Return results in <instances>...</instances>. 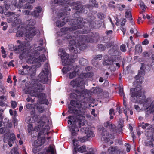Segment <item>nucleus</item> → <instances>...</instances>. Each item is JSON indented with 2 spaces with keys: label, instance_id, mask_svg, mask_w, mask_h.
Returning a JSON list of instances; mask_svg holds the SVG:
<instances>
[{
  "label": "nucleus",
  "instance_id": "obj_1",
  "mask_svg": "<svg viewBox=\"0 0 154 154\" xmlns=\"http://www.w3.org/2000/svg\"><path fill=\"white\" fill-rule=\"evenodd\" d=\"M46 50L44 48L37 46V44L29 48H24L19 57L22 59H27V62L30 63H37L36 66L39 67L41 62H44L46 59L44 53Z\"/></svg>",
  "mask_w": 154,
  "mask_h": 154
},
{
  "label": "nucleus",
  "instance_id": "obj_2",
  "mask_svg": "<svg viewBox=\"0 0 154 154\" xmlns=\"http://www.w3.org/2000/svg\"><path fill=\"white\" fill-rule=\"evenodd\" d=\"M68 118L69 119L68 120V123L69 124H70V126H69L70 130L71 132V138L73 139V144L75 146L74 148V151L76 152L78 142L75 138L74 139V137L76 135L80 127L85 124V117L82 116H79L74 118L70 116H69Z\"/></svg>",
  "mask_w": 154,
  "mask_h": 154
},
{
  "label": "nucleus",
  "instance_id": "obj_3",
  "mask_svg": "<svg viewBox=\"0 0 154 154\" xmlns=\"http://www.w3.org/2000/svg\"><path fill=\"white\" fill-rule=\"evenodd\" d=\"M45 88L44 86L40 84H35L32 87H29L28 88V93L31 96L37 97L39 100L41 104L45 103L48 105V102L46 99L45 94L41 93L42 90Z\"/></svg>",
  "mask_w": 154,
  "mask_h": 154
},
{
  "label": "nucleus",
  "instance_id": "obj_4",
  "mask_svg": "<svg viewBox=\"0 0 154 154\" xmlns=\"http://www.w3.org/2000/svg\"><path fill=\"white\" fill-rule=\"evenodd\" d=\"M76 92L81 97H83L84 99H86L85 100V103L83 100H82V104L80 103L79 101L75 100H71L70 104L72 106H75L78 108L87 107V101L88 100V97L89 96L88 92L87 89L84 88V85L82 87H81L79 88H77L76 90Z\"/></svg>",
  "mask_w": 154,
  "mask_h": 154
},
{
  "label": "nucleus",
  "instance_id": "obj_5",
  "mask_svg": "<svg viewBox=\"0 0 154 154\" xmlns=\"http://www.w3.org/2000/svg\"><path fill=\"white\" fill-rule=\"evenodd\" d=\"M48 122V118L45 116H42L39 120L37 122L38 125L35 126L34 129L35 131H40V134L41 135L48 134L49 130V127L48 125H46L42 129V128L43 126L44 125L46 122ZM39 134V133H38Z\"/></svg>",
  "mask_w": 154,
  "mask_h": 154
},
{
  "label": "nucleus",
  "instance_id": "obj_6",
  "mask_svg": "<svg viewBox=\"0 0 154 154\" xmlns=\"http://www.w3.org/2000/svg\"><path fill=\"white\" fill-rule=\"evenodd\" d=\"M85 37H77L75 39H72L70 40L69 49L72 52L75 54L78 53V47L79 49H81V44H83L86 41Z\"/></svg>",
  "mask_w": 154,
  "mask_h": 154
},
{
  "label": "nucleus",
  "instance_id": "obj_7",
  "mask_svg": "<svg viewBox=\"0 0 154 154\" xmlns=\"http://www.w3.org/2000/svg\"><path fill=\"white\" fill-rule=\"evenodd\" d=\"M35 23V21L32 19L27 20L26 23V29L28 31L26 35V37L27 38L26 39L27 42L32 39V37L36 34V32H39L38 30H37L34 26Z\"/></svg>",
  "mask_w": 154,
  "mask_h": 154
},
{
  "label": "nucleus",
  "instance_id": "obj_8",
  "mask_svg": "<svg viewBox=\"0 0 154 154\" xmlns=\"http://www.w3.org/2000/svg\"><path fill=\"white\" fill-rule=\"evenodd\" d=\"M4 132L5 133L4 135V142L8 143L10 147L12 146V143L16 138L15 135L14 133H10V130L6 129L5 127L0 128V134H2Z\"/></svg>",
  "mask_w": 154,
  "mask_h": 154
},
{
  "label": "nucleus",
  "instance_id": "obj_9",
  "mask_svg": "<svg viewBox=\"0 0 154 154\" xmlns=\"http://www.w3.org/2000/svg\"><path fill=\"white\" fill-rule=\"evenodd\" d=\"M50 76L48 69V63H46L39 75L38 79L41 82L45 84L47 83L48 81L49 80V78Z\"/></svg>",
  "mask_w": 154,
  "mask_h": 154
},
{
  "label": "nucleus",
  "instance_id": "obj_10",
  "mask_svg": "<svg viewBox=\"0 0 154 154\" xmlns=\"http://www.w3.org/2000/svg\"><path fill=\"white\" fill-rule=\"evenodd\" d=\"M58 55L61 58L62 64L66 66L70 64V61L68 59V55L62 48L59 49Z\"/></svg>",
  "mask_w": 154,
  "mask_h": 154
},
{
  "label": "nucleus",
  "instance_id": "obj_11",
  "mask_svg": "<svg viewBox=\"0 0 154 154\" xmlns=\"http://www.w3.org/2000/svg\"><path fill=\"white\" fill-rule=\"evenodd\" d=\"M146 69L145 66L144 64H141V66L140 67V71L139 72L138 74L136 76V82L140 84L143 81V76L144 75V70Z\"/></svg>",
  "mask_w": 154,
  "mask_h": 154
},
{
  "label": "nucleus",
  "instance_id": "obj_12",
  "mask_svg": "<svg viewBox=\"0 0 154 154\" xmlns=\"http://www.w3.org/2000/svg\"><path fill=\"white\" fill-rule=\"evenodd\" d=\"M70 85L73 87H76L77 88H79L81 87H83L84 85V83L82 79L78 78L71 81Z\"/></svg>",
  "mask_w": 154,
  "mask_h": 154
},
{
  "label": "nucleus",
  "instance_id": "obj_13",
  "mask_svg": "<svg viewBox=\"0 0 154 154\" xmlns=\"http://www.w3.org/2000/svg\"><path fill=\"white\" fill-rule=\"evenodd\" d=\"M108 152L110 153L120 154L123 153V151L120 149L116 147H110L108 149Z\"/></svg>",
  "mask_w": 154,
  "mask_h": 154
},
{
  "label": "nucleus",
  "instance_id": "obj_14",
  "mask_svg": "<svg viewBox=\"0 0 154 154\" xmlns=\"http://www.w3.org/2000/svg\"><path fill=\"white\" fill-rule=\"evenodd\" d=\"M81 131L84 132L86 134L87 137H92L94 136L93 132L89 130V128L87 127H85L81 129Z\"/></svg>",
  "mask_w": 154,
  "mask_h": 154
},
{
  "label": "nucleus",
  "instance_id": "obj_15",
  "mask_svg": "<svg viewBox=\"0 0 154 154\" xmlns=\"http://www.w3.org/2000/svg\"><path fill=\"white\" fill-rule=\"evenodd\" d=\"M109 54L112 56H119L120 54L117 46H114L112 49L109 51Z\"/></svg>",
  "mask_w": 154,
  "mask_h": 154
},
{
  "label": "nucleus",
  "instance_id": "obj_16",
  "mask_svg": "<svg viewBox=\"0 0 154 154\" xmlns=\"http://www.w3.org/2000/svg\"><path fill=\"white\" fill-rule=\"evenodd\" d=\"M45 142L44 137L38 138L34 143V145L36 147H38L44 144Z\"/></svg>",
  "mask_w": 154,
  "mask_h": 154
},
{
  "label": "nucleus",
  "instance_id": "obj_17",
  "mask_svg": "<svg viewBox=\"0 0 154 154\" xmlns=\"http://www.w3.org/2000/svg\"><path fill=\"white\" fill-rule=\"evenodd\" d=\"M102 139L106 141H108V140L109 138V134L106 130H103V131L102 134Z\"/></svg>",
  "mask_w": 154,
  "mask_h": 154
},
{
  "label": "nucleus",
  "instance_id": "obj_18",
  "mask_svg": "<svg viewBox=\"0 0 154 154\" xmlns=\"http://www.w3.org/2000/svg\"><path fill=\"white\" fill-rule=\"evenodd\" d=\"M73 68L72 65H69L67 67H64L62 69V71L64 74L67 73L68 72L72 70Z\"/></svg>",
  "mask_w": 154,
  "mask_h": 154
},
{
  "label": "nucleus",
  "instance_id": "obj_19",
  "mask_svg": "<svg viewBox=\"0 0 154 154\" xmlns=\"http://www.w3.org/2000/svg\"><path fill=\"white\" fill-rule=\"evenodd\" d=\"M119 94L121 95H123V105L126 109H127V104L126 101V98L125 95L124 94L122 88H120L119 91Z\"/></svg>",
  "mask_w": 154,
  "mask_h": 154
},
{
  "label": "nucleus",
  "instance_id": "obj_20",
  "mask_svg": "<svg viewBox=\"0 0 154 154\" xmlns=\"http://www.w3.org/2000/svg\"><path fill=\"white\" fill-rule=\"evenodd\" d=\"M78 75L77 71H74L72 72H69L68 74V76L70 79H72Z\"/></svg>",
  "mask_w": 154,
  "mask_h": 154
},
{
  "label": "nucleus",
  "instance_id": "obj_21",
  "mask_svg": "<svg viewBox=\"0 0 154 154\" xmlns=\"http://www.w3.org/2000/svg\"><path fill=\"white\" fill-rule=\"evenodd\" d=\"M35 119L36 120L35 123H33L32 124H29L28 125V131L29 132L33 130V126L35 125L36 126L38 125V123H37V122L39 121V119L38 120L37 118H35Z\"/></svg>",
  "mask_w": 154,
  "mask_h": 154
},
{
  "label": "nucleus",
  "instance_id": "obj_22",
  "mask_svg": "<svg viewBox=\"0 0 154 154\" xmlns=\"http://www.w3.org/2000/svg\"><path fill=\"white\" fill-rule=\"evenodd\" d=\"M23 69L25 74L28 73H30L31 72V68L26 65V66H23Z\"/></svg>",
  "mask_w": 154,
  "mask_h": 154
},
{
  "label": "nucleus",
  "instance_id": "obj_23",
  "mask_svg": "<svg viewBox=\"0 0 154 154\" xmlns=\"http://www.w3.org/2000/svg\"><path fill=\"white\" fill-rule=\"evenodd\" d=\"M3 124L4 126L6 128H11L12 126V123L11 122H9L8 120L6 118L5 119Z\"/></svg>",
  "mask_w": 154,
  "mask_h": 154
},
{
  "label": "nucleus",
  "instance_id": "obj_24",
  "mask_svg": "<svg viewBox=\"0 0 154 154\" xmlns=\"http://www.w3.org/2000/svg\"><path fill=\"white\" fill-rule=\"evenodd\" d=\"M27 2L28 3H32L35 2V0H26ZM26 0H19L18 5L20 7H22L23 6V4L25 2Z\"/></svg>",
  "mask_w": 154,
  "mask_h": 154
},
{
  "label": "nucleus",
  "instance_id": "obj_25",
  "mask_svg": "<svg viewBox=\"0 0 154 154\" xmlns=\"http://www.w3.org/2000/svg\"><path fill=\"white\" fill-rule=\"evenodd\" d=\"M66 18H64L62 21H57L56 22V24L58 27H61L64 25L65 23L67 22L66 20H67Z\"/></svg>",
  "mask_w": 154,
  "mask_h": 154
},
{
  "label": "nucleus",
  "instance_id": "obj_26",
  "mask_svg": "<svg viewBox=\"0 0 154 154\" xmlns=\"http://www.w3.org/2000/svg\"><path fill=\"white\" fill-rule=\"evenodd\" d=\"M41 7L36 8V10L32 14V15L35 17H37L39 15V13L41 12Z\"/></svg>",
  "mask_w": 154,
  "mask_h": 154
},
{
  "label": "nucleus",
  "instance_id": "obj_27",
  "mask_svg": "<svg viewBox=\"0 0 154 154\" xmlns=\"http://www.w3.org/2000/svg\"><path fill=\"white\" fill-rule=\"evenodd\" d=\"M54 4L57 3L61 5L69 4L68 1L65 0H54Z\"/></svg>",
  "mask_w": 154,
  "mask_h": 154
},
{
  "label": "nucleus",
  "instance_id": "obj_28",
  "mask_svg": "<svg viewBox=\"0 0 154 154\" xmlns=\"http://www.w3.org/2000/svg\"><path fill=\"white\" fill-rule=\"evenodd\" d=\"M35 117L32 118L30 116L27 117L26 119V122L27 123H29L30 122L35 123L36 120L35 119Z\"/></svg>",
  "mask_w": 154,
  "mask_h": 154
},
{
  "label": "nucleus",
  "instance_id": "obj_29",
  "mask_svg": "<svg viewBox=\"0 0 154 154\" xmlns=\"http://www.w3.org/2000/svg\"><path fill=\"white\" fill-rule=\"evenodd\" d=\"M135 53L138 54L141 53L142 52V48L141 46L140 45H137L135 46Z\"/></svg>",
  "mask_w": 154,
  "mask_h": 154
},
{
  "label": "nucleus",
  "instance_id": "obj_30",
  "mask_svg": "<svg viewBox=\"0 0 154 154\" xmlns=\"http://www.w3.org/2000/svg\"><path fill=\"white\" fill-rule=\"evenodd\" d=\"M87 60L84 58H81L79 60V63L82 65H85L88 64Z\"/></svg>",
  "mask_w": 154,
  "mask_h": 154
},
{
  "label": "nucleus",
  "instance_id": "obj_31",
  "mask_svg": "<svg viewBox=\"0 0 154 154\" xmlns=\"http://www.w3.org/2000/svg\"><path fill=\"white\" fill-rule=\"evenodd\" d=\"M120 59V57H113L111 60L112 61L111 65L116 64V63L118 62Z\"/></svg>",
  "mask_w": 154,
  "mask_h": 154
},
{
  "label": "nucleus",
  "instance_id": "obj_32",
  "mask_svg": "<svg viewBox=\"0 0 154 154\" xmlns=\"http://www.w3.org/2000/svg\"><path fill=\"white\" fill-rule=\"evenodd\" d=\"M112 61L111 59H108L105 60L103 63V65H111Z\"/></svg>",
  "mask_w": 154,
  "mask_h": 154
},
{
  "label": "nucleus",
  "instance_id": "obj_33",
  "mask_svg": "<svg viewBox=\"0 0 154 154\" xmlns=\"http://www.w3.org/2000/svg\"><path fill=\"white\" fill-rule=\"evenodd\" d=\"M140 6L141 8L142 9L143 12H144L145 11V10L146 8V6L144 5V3L143 2L140 1Z\"/></svg>",
  "mask_w": 154,
  "mask_h": 154
},
{
  "label": "nucleus",
  "instance_id": "obj_34",
  "mask_svg": "<svg viewBox=\"0 0 154 154\" xmlns=\"http://www.w3.org/2000/svg\"><path fill=\"white\" fill-rule=\"evenodd\" d=\"M86 146L83 145L78 149V151L79 152H83L86 151Z\"/></svg>",
  "mask_w": 154,
  "mask_h": 154
},
{
  "label": "nucleus",
  "instance_id": "obj_35",
  "mask_svg": "<svg viewBox=\"0 0 154 154\" xmlns=\"http://www.w3.org/2000/svg\"><path fill=\"white\" fill-rule=\"evenodd\" d=\"M125 17L128 19H131L132 16L130 11H126L125 13Z\"/></svg>",
  "mask_w": 154,
  "mask_h": 154
},
{
  "label": "nucleus",
  "instance_id": "obj_36",
  "mask_svg": "<svg viewBox=\"0 0 154 154\" xmlns=\"http://www.w3.org/2000/svg\"><path fill=\"white\" fill-rule=\"evenodd\" d=\"M149 124L148 123H145L144 124V123L142 122V124L141 125V126L142 128L143 129H146L147 128L148 129L150 127L149 126Z\"/></svg>",
  "mask_w": 154,
  "mask_h": 154
},
{
  "label": "nucleus",
  "instance_id": "obj_37",
  "mask_svg": "<svg viewBox=\"0 0 154 154\" xmlns=\"http://www.w3.org/2000/svg\"><path fill=\"white\" fill-rule=\"evenodd\" d=\"M89 2L92 6L97 7V2L95 0H90Z\"/></svg>",
  "mask_w": 154,
  "mask_h": 154
},
{
  "label": "nucleus",
  "instance_id": "obj_38",
  "mask_svg": "<svg viewBox=\"0 0 154 154\" xmlns=\"http://www.w3.org/2000/svg\"><path fill=\"white\" fill-rule=\"evenodd\" d=\"M32 8L33 7L32 6L29 5V3L26 4L24 6V7L23 8H24L25 9L28 10H31L32 9Z\"/></svg>",
  "mask_w": 154,
  "mask_h": 154
},
{
  "label": "nucleus",
  "instance_id": "obj_39",
  "mask_svg": "<svg viewBox=\"0 0 154 154\" xmlns=\"http://www.w3.org/2000/svg\"><path fill=\"white\" fill-rule=\"evenodd\" d=\"M47 152H50L52 154H54V149L53 146H50L48 148L47 150Z\"/></svg>",
  "mask_w": 154,
  "mask_h": 154
},
{
  "label": "nucleus",
  "instance_id": "obj_40",
  "mask_svg": "<svg viewBox=\"0 0 154 154\" xmlns=\"http://www.w3.org/2000/svg\"><path fill=\"white\" fill-rule=\"evenodd\" d=\"M69 110H68V112L69 113H75V112L76 110H75L74 109V107L69 106Z\"/></svg>",
  "mask_w": 154,
  "mask_h": 154
},
{
  "label": "nucleus",
  "instance_id": "obj_41",
  "mask_svg": "<svg viewBox=\"0 0 154 154\" xmlns=\"http://www.w3.org/2000/svg\"><path fill=\"white\" fill-rule=\"evenodd\" d=\"M90 76V73H83L81 74L82 78H88Z\"/></svg>",
  "mask_w": 154,
  "mask_h": 154
},
{
  "label": "nucleus",
  "instance_id": "obj_42",
  "mask_svg": "<svg viewBox=\"0 0 154 154\" xmlns=\"http://www.w3.org/2000/svg\"><path fill=\"white\" fill-rule=\"evenodd\" d=\"M11 154H19L17 151V149L16 148H14L12 149L11 152Z\"/></svg>",
  "mask_w": 154,
  "mask_h": 154
},
{
  "label": "nucleus",
  "instance_id": "obj_43",
  "mask_svg": "<svg viewBox=\"0 0 154 154\" xmlns=\"http://www.w3.org/2000/svg\"><path fill=\"white\" fill-rule=\"evenodd\" d=\"M130 32L132 34H136L137 33V30L135 28H131L130 30Z\"/></svg>",
  "mask_w": 154,
  "mask_h": 154
},
{
  "label": "nucleus",
  "instance_id": "obj_44",
  "mask_svg": "<svg viewBox=\"0 0 154 154\" xmlns=\"http://www.w3.org/2000/svg\"><path fill=\"white\" fill-rule=\"evenodd\" d=\"M24 33L23 32L21 31H18L17 32L16 35L17 37L22 36Z\"/></svg>",
  "mask_w": 154,
  "mask_h": 154
},
{
  "label": "nucleus",
  "instance_id": "obj_45",
  "mask_svg": "<svg viewBox=\"0 0 154 154\" xmlns=\"http://www.w3.org/2000/svg\"><path fill=\"white\" fill-rule=\"evenodd\" d=\"M69 31L68 28L66 27L62 28L61 29V32L63 33H66V32H68V31Z\"/></svg>",
  "mask_w": 154,
  "mask_h": 154
},
{
  "label": "nucleus",
  "instance_id": "obj_46",
  "mask_svg": "<svg viewBox=\"0 0 154 154\" xmlns=\"http://www.w3.org/2000/svg\"><path fill=\"white\" fill-rule=\"evenodd\" d=\"M34 106H35L34 104H30L29 103L26 105V107L28 109H32Z\"/></svg>",
  "mask_w": 154,
  "mask_h": 154
},
{
  "label": "nucleus",
  "instance_id": "obj_47",
  "mask_svg": "<svg viewBox=\"0 0 154 154\" xmlns=\"http://www.w3.org/2000/svg\"><path fill=\"white\" fill-rule=\"evenodd\" d=\"M125 145L126 148V151L128 152L130 150V146L128 143H125Z\"/></svg>",
  "mask_w": 154,
  "mask_h": 154
},
{
  "label": "nucleus",
  "instance_id": "obj_48",
  "mask_svg": "<svg viewBox=\"0 0 154 154\" xmlns=\"http://www.w3.org/2000/svg\"><path fill=\"white\" fill-rule=\"evenodd\" d=\"M98 48L101 51H103L105 50L106 48V47L101 44L98 45Z\"/></svg>",
  "mask_w": 154,
  "mask_h": 154
},
{
  "label": "nucleus",
  "instance_id": "obj_49",
  "mask_svg": "<svg viewBox=\"0 0 154 154\" xmlns=\"http://www.w3.org/2000/svg\"><path fill=\"white\" fill-rule=\"evenodd\" d=\"M11 107L13 108H14L16 107L17 103L15 101H11Z\"/></svg>",
  "mask_w": 154,
  "mask_h": 154
},
{
  "label": "nucleus",
  "instance_id": "obj_50",
  "mask_svg": "<svg viewBox=\"0 0 154 154\" xmlns=\"http://www.w3.org/2000/svg\"><path fill=\"white\" fill-rule=\"evenodd\" d=\"M102 57V55L99 54L95 56L94 57V58L95 60H100L101 59Z\"/></svg>",
  "mask_w": 154,
  "mask_h": 154
},
{
  "label": "nucleus",
  "instance_id": "obj_51",
  "mask_svg": "<svg viewBox=\"0 0 154 154\" xmlns=\"http://www.w3.org/2000/svg\"><path fill=\"white\" fill-rule=\"evenodd\" d=\"M120 49L123 52H125L126 51L125 45H122L120 47Z\"/></svg>",
  "mask_w": 154,
  "mask_h": 154
},
{
  "label": "nucleus",
  "instance_id": "obj_52",
  "mask_svg": "<svg viewBox=\"0 0 154 154\" xmlns=\"http://www.w3.org/2000/svg\"><path fill=\"white\" fill-rule=\"evenodd\" d=\"M154 140L152 138V141H150L149 143H147L146 142H145V144L147 146H151L152 145V141H153Z\"/></svg>",
  "mask_w": 154,
  "mask_h": 154
},
{
  "label": "nucleus",
  "instance_id": "obj_53",
  "mask_svg": "<svg viewBox=\"0 0 154 154\" xmlns=\"http://www.w3.org/2000/svg\"><path fill=\"white\" fill-rule=\"evenodd\" d=\"M19 74L22 75H25V72L24 70V69L23 70H20L18 71Z\"/></svg>",
  "mask_w": 154,
  "mask_h": 154
},
{
  "label": "nucleus",
  "instance_id": "obj_54",
  "mask_svg": "<svg viewBox=\"0 0 154 154\" xmlns=\"http://www.w3.org/2000/svg\"><path fill=\"white\" fill-rule=\"evenodd\" d=\"M135 109L137 110L138 112H139L140 110V109L139 106L137 105H135L134 106Z\"/></svg>",
  "mask_w": 154,
  "mask_h": 154
},
{
  "label": "nucleus",
  "instance_id": "obj_55",
  "mask_svg": "<svg viewBox=\"0 0 154 154\" xmlns=\"http://www.w3.org/2000/svg\"><path fill=\"white\" fill-rule=\"evenodd\" d=\"M106 125H105V126L107 128H111L112 126V124L110 123H108L107 122L106 124Z\"/></svg>",
  "mask_w": 154,
  "mask_h": 154
},
{
  "label": "nucleus",
  "instance_id": "obj_56",
  "mask_svg": "<svg viewBox=\"0 0 154 154\" xmlns=\"http://www.w3.org/2000/svg\"><path fill=\"white\" fill-rule=\"evenodd\" d=\"M126 20L125 19H123L122 21L121 22V25L122 26H124L125 24V23L126 22Z\"/></svg>",
  "mask_w": 154,
  "mask_h": 154
},
{
  "label": "nucleus",
  "instance_id": "obj_57",
  "mask_svg": "<svg viewBox=\"0 0 154 154\" xmlns=\"http://www.w3.org/2000/svg\"><path fill=\"white\" fill-rule=\"evenodd\" d=\"M143 56L144 57H147L149 56V54L147 52H144L143 54Z\"/></svg>",
  "mask_w": 154,
  "mask_h": 154
},
{
  "label": "nucleus",
  "instance_id": "obj_58",
  "mask_svg": "<svg viewBox=\"0 0 154 154\" xmlns=\"http://www.w3.org/2000/svg\"><path fill=\"white\" fill-rule=\"evenodd\" d=\"M120 29L123 32L124 35L125 34L126 31V29L122 26H121L120 27Z\"/></svg>",
  "mask_w": 154,
  "mask_h": 154
},
{
  "label": "nucleus",
  "instance_id": "obj_59",
  "mask_svg": "<svg viewBox=\"0 0 154 154\" xmlns=\"http://www.w3.org/2000/svg\"><path fill=\"white\" fill-rule=\"evenodd\" d=\"M114 109H111L109 110V114L110 115H115V113L114 112Z\"/></svg>",
  "mask_w": 154,
  "mask_h": 154
},
{
  "label": "nucleus",
  "instance_id": "obj_60",
  "mask_svg": "<svg viewBox=\"0 0 154 154\" xmlns=\"http://www.w3.org/2000/svg\"><path fill=\"white\" fill-rule=\"evenodd\" d=\"M26 100L27 102H34V101L32 98L29 97H28L26 99Z\"/></svg>",
  "mask_w": 154,
  "mask_h": 154
},
{
  "label": "nucleus",
  "instance_id": "obj_61",
  "mask_svg": "<svg viewBox=\"0 0 154 154\" xmlns=\"http://www.w3.org/2000/svg\"><path fill=\"white\" fill-rule=\"evenodd\" d=\"M149 43V41L147 39H145L142 42V44L144 45H147Z\"/></svg>",
  "mask_w": 154,
  "mask_h": 154
},
{
  "label": "nucleus",
  "instance_id": "obj_62",
  "mask_svg": "<svg viewBox=\"0 0 154 154\" xmlns=\"http://www.w3.org/2000/svg\"><path fill=\"white\" fill-rule=\"evenodd\" d=\"M95 110L92 109L91 112V114L93 115L94 116L96 117L97 116V115L95 114Z\"/></svg>",
  "mask_w": 154,
  "mask_h": 154
},
{
  "label": "nucleus",
  "instance_id": "obj_63",
  "mask_svg": "<svg viewBox=\"0 0 154 154\" xmlns=\"http://www.w3.org/2000/svg\"><path fill=\"white\" fill-rule=\"evenodd\" d=\"M0 98L2 100H6V97L5 96H2L0 97Z\"/></svg>",
  "mask_w": 154,
  "mask_h": 154
},
{
  "label": "nucleus",
  "instance_id": "obj_64",
  "mask_svg": "<svg viewBox=\"0 0 154 154\" xmlns=\"http://www.w3.org/2000/svg\"><path fill=\"white\" fill-rule=\"evenodd\" d=\"M112 31L111 30L107 31L106 32V33L107 35L112 34Z\"/></svg>",
  "mask_w": 154,
  "mask_h": 154
}]
</instances>
